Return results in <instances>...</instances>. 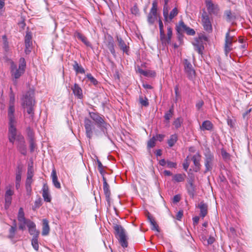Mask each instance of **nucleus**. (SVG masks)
I'll return each mask as SVG.
<instances>
[{"label": "nucleus", "instance_id": "f257e3e1", "mask_svg": "<svg viewBox=\"0 0 252 252\" xmlns=\"http://www.w3.org/2000/svg\"><path fill=\"white\" fill-rule=\"evenodd\" d=\"M9 100L7 110V117L8 119V140L12 144L15 140L18 142L17 148L21 154L26 155V150L25 145L24 137L21 134H17L16 128L17 121L15 117V95L11 88H10Z\"/></svg>", "mask_w": 252, "mask_h": 252}, {"label": "nucleus", "instance_id": "f03ea898", "mask_svg": "<svg viewBox=\"0 0 252 252\" xmlns=\"http://www.w3.org/2000/svg\"><path fill=\"white\" fill-rule=\"evenodd\" d=\"M34 92L33 90H30L23 95L22 98V105L23 107L26 109L27 113L30 115L29 117H26L31 122H32L34 116V106L35 105V100L34 98Z\"/></svg>", "mask_w": 252, "mask_h": 252}, {"label": "nucleus", "instance_id": "7ed1b4c3", "mask_svg": "<svg viewBox=\"0 0 252 252\" xmlns=\"http://www.w3.org/2000/svg\"><path fill=\"white\" fill-rule=\"evenodd\" d=\"M113 228L114 234L121 246L124 248H127L128 246L127 237L125 229L122 225L117 224H114Z\"/></svg>", "mask_w": 252, "mask_h": 252}, {"label": "nucleus", "instance_id": "20e7f679", "mask_svg": "<svg viewBox=\"0 0 252 252\" xmlns=\"http://www.w3.org/2000/svg\"><path fill=\"white\" fill-rule=\"evenodd\" d=\"M26 66V62L24 58H21L19 60V64L17 68L16 64L11 62L10 63L11 73L12 77L15 79H18L24 74Z\"/></svg>", "mask_w": 252, "mask_h": 252}, {"label": "nucleus", "instance_id": "39448f33", "mask_svg": "<svg viewBox=\"0 0 252 252\" xmlns=\"http://www.w3.org/2000/svg\"><path fill=\"white\" fill-rule=\"evenodd\" d=\"M158 24L159 28L160 40L162 45L166 46L167 45H168L170 43L171 39L172 36V29L170 26L167 27V36H166L164 33L163 25L160 19H159L158 21Z\"/></svg>", "mask_w": 252, "mask_h": 252}, {"label": "nucleus", "instance_id": "423d86ee", "mask_svg": "<svg viewBox=\"0 0 252 252\" xmlns=\"http://www.w3.org/2000/svg\"><path fill=\"white\" fill-rule=\"evenodd\" d=\"M204 156L205 173H206L212 170L215 158L213 154L209 149L205 150Z\"/></svg>", "mask_w": 252, "mask_h": 252}, {"label": "nucleus", "instance_id": "0eeeda50", "mask_svg": "<svg viewBox=\"0 0 252 252\" xmlns=\"http://www.w3.org/2000/svg\"><path fill=\"white\" fill-rule=\"evenodd\" d=\"M184 70L189 79L193 80L195 77V71L192 64L187 60L185 59L184 61Z\"/></svg>", "mask_w": 252, "mask_h": 252}, {"label": "nucleus", "instance_id": "6e6552de", "mask_svg": "<svg viewBox=\"0 0 252 252\" xmlns=\"http://www.w3.org/2000/svg\"><path fill=\"white\" fill-rule=\"evenodd\" d=\"M176 31L179 33L185 32L187 34L189 35H194L195 34V31L193 29L187 27L182 20L179 21V24L176 27Z\"/></svg>", "mask_w": 252, "mask_h": 252}, {"label": "nucleus", "instance_id": "1a4fd4ad", "mask_svg": "<svg viewBox=\"0 0 252 252\" xmlns=\"http://www.w3.org/2000/svg\"><path fill=\"white\" fill-rule=\"evenodd\" d=\"M201 21L204 30L209 32H212V25L209 16L205 10L202 13Z\"/></svg>", "mask_w": 252, "mask_h": 252}, {"label": "nucleus", "instance_id": "9d476101", "mask_svg": "<svg viewBox=\"0 0 252 252\" xmlns=\"http://www.w3.org/2000/svg\"><path fill=\"white\" fill-rule=\"evenodd\" d=\"M17 219L19 222V228L21 230H24L25 228L26 225L29 222L30 220L25 218V213L22 207L20 208L19 209Z\"/></svg>", "mask_w": 252, "mask_h": 252}, {"label": "nucleus", "instance_id": "9b49d317", "mask_svg": "<svg viewBox=\"0 0 252 252\" xmlns=\"http://www.w3.org/2000/svg\"><path fill=\"white\" fill-rule=\"evenodd\" d=\"M178 10L177 7L174 8L168 14V7L166 9H163V15L164 21L167 22H170L178 14Z\"/></svg>", "mask_w": 252, "mask_h": 252}, {"label": "nucleus", "instance_id": "f8f14e48", "mask_svg": "<svg viewBox=\"0 0 252 252\" xmlns=\"http://www.w3.org/2000/svg\"><path fill=\"white\" fill-rule=\"evenodd\" d=\"M84 126L86 130L87 137L91 139L93 136V130L94 128L93 123L88 118H85L84 120Z\"/></svg>", "mask_w": 252, "mask_h": 252}, {"label": "nucleus", "instance_id": "ddd939ff", "mask_svg": "<svg viewBox=\"0 0 252 252\" xmlns=\"http://www.w3.org/2000/svg\"><path fill=\"white\" fill-rule=\"evenodd\" d=\"M89 115L99 126L105 127L106 123L103 118L101 117L98 113L94 112H89Z\"/></svg>", "mask_w": 252, "mask_h": 252}, {"label": "nucleus", "instance_id": "4468645a", "mask_svg": "<svg viewBox=\"0 0 252 252\" xmlns=\"http://www.w3.org/2000/svg\"><path fill=\"white\" fill-rule=\"evenodd\" d=\"M205 3L209 14H217L219 11V7L217 4H214L211 0H206Z\"/></svg>", "mask_w": 252, "mask_h": 252}, {"label": "nucleus", "instance_id": "2eb2a0df", "mask_svg": "<svg viewBox=\"0 0 252 252\" xmlns=\"http://www.w3.org/2000/svg\"><path fill=\"white\" fill-rule=\"evenodd\" d=\"M233 42H235V40H234L233 36H230L229 31L226 33L225 37L224 50L226 55L232 50L231 47Z\"/></svg>", "mask_w": 252, "mask_h": 252}, {"label": "nucleus", "instance_id": "dca6fc26", "mask_svg": "<svg viewBox=\"0 0 252 252\" xmlns=\"http://www.w3.org/2000/svg\"><path fill=\"white\" fill-rule=\"evenodd\" d=\"M32 34L30 32H27L25 37V52L26 54H28L31 52V49L32 46Z\"/></svg>", "mask_w": 252, "mask_h": 252}, {"label": "nucleus", "instance_id": "f3484780", "mask_svg": "<svg viewBox=\"0 0 252 252\" xmlns=\"http://www.w3.org/2000/svg\"><path fill=\"white\" fill-rule=\"evenodd\" d=\"M117 41H118V45L120 47L121 50L123 51L124 53H126L128 54V52L129 51V46L128 44H127L121 37L117 36Z\"/></svg>", "mask_w": 252, "mask_h": 252}, {"label": "nucleus", "instance_id": "a211bd4d", "mask_svg": "<svg viewBox=\"0 0 252 252\" xmlns=\"http://www.w3.org/2000/svg\"><path fill=\"white\" fill-rule=\"evenodd\" d=\"M105 45L109 49L112 55L115 56V50L114 49V41L112 36L109 35L105 42Z\"/></svg>", "mask_w": 252, "mask_h": 252}, {"label": "nucleus", "instance_id": "6ab92c4d", "mask_svg": "<svg viewBox=\"0 0 252 252\" xmlns=\"http://www.w3.org/2000/svg\"><path fill=\"white\" fill-rule=\"evenodd\" d=\"M30 234L33 236V237H38L39 231L37 230L35 228V224L32 222L29 221V222L27 224Z\"/></svg>", "mask_w": 252, "mask_h": 252}, {"label": "nucleus", "instance_id": "aec40b11", "mask_svg": "<svg viewBox=\"0 0 252 252\" xmlns=\"http://www.w3.org/2000/svg\"><path fill=\"white\" fill-rule=\"evenodd\" d=\"M192 44L194 46V50L199 54H201L202 53V50L204 49V46L201 38L199 37L196 38Z\"/></svg>", "mask_w": 252, "mask_h": 252}, {"label": "nucleus", "instance_id": "412c9836", "mask_svg": "<svg viewBox=\"0 0 252 252\" xmlns=\"http://www.w3.org/2000/svg\"><path fill=\"white\" fill-rule=\"evenodd\" d=\"M103 191L105 195L106 200L107 202L109 203L110 201V195L111 192L109 189V186L107 183L106 179L104 177L103 178Z\"/></svg>", "mask_w": 252, "mask_h": 252}, {"label": "nucleus", "instance_id": "4be33fe9", "mask_svg": "<svg viewBox=\"0 0 252 252\" xmlns=\"http://www.w3.org/2000/svg\"><path fill=\"white\" fill-rule=\"evenodd\" d=\"M71 90L73 91V93L75 96H76L79 99H82L83 97V94L82 90L79 85L76 83H75Z\"/></svg>", "mask_w": 252, "mask_h": 252}, {"label": "nucleus", "instance_id": "5701e85b", "mask_svg": "<svg viewBox=\"0 0 252 252\" xmlns=\"http://www.w3.org/2000/svg\"><path fill=\"white\" fill-rule=\"evenodd\" d=\"M201 156L199 153H197L192 157V160L194 166H195V171L196 172L199 171L200 169L201 164L200 163V161L201 160Z\"/></svg>", "mask_w": 252, "mask_h": 252}, {"label": "nucleus", "instance_id": "b1692460", "mask_svg": "<svg viewBox=\"0 0 252 252\" xmlns=\"http://www.w3.org/2000/svg\"><path fill=\"white\" fill-rule=\"evenodd\" d=\"M197 207L200 209V216L202 218H204L208 213V205L204 201H201L198 204Z\"/></svg>", "mask_w": 252, "mask_h": 252}, {"label": "nucleus", "instance_id": "393cba45", "mask_svg": "<svg viewBox=\"0 0 252 252\" xmlns=\"http://www.w3.org/2000/svg\"><path fill=\"white\" fill-rule=\"evenodd\" d=\"M51 176L52 178L53 184L55 187L58 189H61V184L58 181V176L55 169H53L52 170Z\"/></svg>", "mask_w": 252, "mask_h": 252}, {"label": "nucleus", "instance_id": "a878e982", "mask_svg": "<svg viewBox=\"0 0 252 252\" xmlns=\"http://www.w3.org/2000/svg\"><path fill=\"white\" fill-rule=\"evenodd\" d=\"M147 218L152 226L151 229L159 232V227L158 224L157 223L154 218L150 215L149 213L148 214Z\"/></svg>", "mask_w": 252, "mask_h": 252}, {"label": "nucleus", "instance_id": "bb28decb", "mask_svg": "<svg viewBox=\"0 0 252 252\" xmlns=\"http://www.w3.org/2000/svg\"><path fill=\"white\" fill-rule=\"evenodd\" d=\"M213 127L214 125L211 121L209 120H206L202 123V125L200 126V128L203 131H211L213 129Z\"/></svg>", "mask_w": 252, "mask_h": 252}, {"label": "nucleus", "instance_id": "cd10ccee", "mask_svg": "<svg viewBox=\"0 0 252 252\" xmlns=\"http://www.w3.org/2000/svg\"><path fill=\"white\" fill-rule=\"evenodd\" d=\"M74 36L81 40L86 46H91V43L88 40L87 38L80 32L76 31L74 33Z\"/></svg>", "mask_w": 252, "mask_h": 252}, {"label": "nucleus", "instance_id": "c85d7f7f", "mask_svg": "<svg viewBox=\"0 0 252 252\" xmlns=\"http://www.w3.org/2000/svg\"><path fill=\"white\" fill-rule=\"evenodd\" d=\"M42 235L43 236L47 235L50 232V227L49 225V221L47 219H43L42 220Z\"/></svg>", "mask_w": 252, "mask_h": 252}, {"label": "nucleus", "instance_id": "c756f323", "mask_svg": "<svg viewBox=\"0 0 252 252\" xmlns=\"http://www.w3.org/2000/svg\"><path fill=\"white\" fill-rule=\"evenodd\" d=\"M72 66L73 69L76 72V74H85V70L84 68L80 64H79L77 61H74Z\"/></svg>", "mask_w": 252, "mask_h": 252}, {"label": "nucleus", "instance_id": "7c9ffc66", "mask_svg": "<svg viewBox=\"0 0 252 252\" xmlns=\"http://www.w3.org/2000/svg\"><path fill=\"white\" fill-rule=\"evenodd\" d=\"M42 196L45 201L49 202L51 201V197L49 193V189L47 186L44 185L42 188Z\"/></svg>", "mask_w": 252, "mask_h": 252}, {"label": "nucleus", "instance_id": "2f4dec72", "mask_svg": "<svg viewBox=\"0 0 252 252\" xmlns=\"http://www.w3.org/2000/svg\"><path fill=\"white\" fill-rule=\"evenodd\" d=\"M186 178V175L185 173H179L175 174L173 176V181L176 182H183Z\"/></svg>", "mask_w": 252, "mask_h": 252}, {"label": "nucleus", "instance_id": "473e14b6", "mask_svg": "<svg viewBox=\"0 0 252 252\" xmlns=\"http://www.w3.org/2000/svg\"><path fill=\"white\" fill-rule=\"evenodd\" d=\"M224 16L227 21L230 22L236 19L234 13H232L230 10H226L224 11Z\"/></svg>", "mask_w": 252, "mask_h": 252}, {"label": "nucleus", "instance_id": "72a5a7b5", "mask_svg": "<svg viewBox=\"0 0 252 252\" xmlns=\"http://www.w3.org/2000/svg\"><path fill=\"white\" fill-rule=\"evenodd\" d=\"M178 140V136L176 134H174L170 136L167 143L170 147H173L176 143Z\"/></svg>", "mask_w": 252, "mask_h": 252}, {"label": "nucleus", "instance_id": "f704fd0d", "mask_svg": "<svg viewBox=\"0 0 252 252\" xmlns=\"http://www.w3.org/2000/svg\"><path fill=\"white\" fill-rule=\"evenodd\" d=\"M16 227H17V224L16 222V220H14V224L12 226H11L9 232V235L8 236V237L10 239H13L15 235V233L16 231Z\"/></svg>", "mask_w": 252, "mask_h": 252}, {"label": "nucleus", "instance_id": "c9c22d12", "mask_svg": "<svg viewBox=\"0 0 252 252\" xmlns=\"http://www.w3.org/2000/svg\"><path fill=\"white\" fill-rule=\"evenodd\" d=\"M173 113L174 109L173 106H172L169 110L165 113L164 118L165 120L167 121V123L169 122L170 119L173 117Z\"/></svg>", "mask_w": 252, "mask_h": 252}, {"label": "nucleus", "instance_id": "e433bc0d", "mask_svg": "<svg viewBox=\"0 0 252 252\" xmlns=\"http://www.w3.org/2000/svg\"><path fill=\"white\" fill-rule=\"evenodd\" d=\"M22 171V166L20 164L18 165L16 172V181L21 182V174Z\"/></svg>", "mask_w": 252, "mask_h": 252}, {"label": "nucleus", "instance_id": "4c0bfd02", "mask_svg": "<svg viewBox=\"0 0 252 252\" xmlns=\"http://www.w3.org/2000/svg\"><path fill=\"white\" fill-rule=\"evenodd\" d=\"M42 205L41 198L39 197L35 200L34 205L32 206V209L35 211L37 209L39 208Z\"/></svg>", "mask_w": 252, "mask_h": 252}, {"label": "nucleus", "instance_id": "58836bf2", "mask_svg": "<svg viewBox=\"0 0 252 252\" xmlns=\"http://www.w3.org/2000/svg\"><path fill=\"white\" fill-rule=\"evenodd\" d=\"M183 118L181 117H179L174 121L173 125L175 126L176 129H178L181 126V125L183 124Z\"/></svg>", "mask_w": 252, "mask_h": 252}, {"label": "nucleus", "instance_id": "ea45409f", "mask_svg": "<svg viewBox=\"0 0 252 252\" xmlns=\"http://www.w3.org/2000/svg\"><path fill=\"white\" fill-rule=\"evenodd\" d=\"M139 100L140 103L142 106L147 107L149 104L148 99L146 96L143 97L142 96H140L139 97Z\"/></svg>", "mask_w": 252, "mask_h": 252}, {"label": "nucleus", "instance_id": "a19ab883", "mask_svg": "<svg viewBox=\"0 0 252 252\" xmlns=\"http://www.w3.org/2000/svg\"><path fill=\"white\" fill-rule=\"evenodd\" d=\"M187 189L188 190V192L189 195L193 198L194 197V192H195V187L194 186H188L187 185Z\"/></svg>", "mask_w": 252, "mask_h": 252}, {"label": "nucleus", "instance_id": "79ce46f5", "mask_svg": "<svg viewBox=\"0 0 252 252\" xmlns=\"http://www.w3.org/2000/svg\"><path fill=\"white\" fill-rule=\"evenodd\" d=\"M174 91L175 94L174 101L177 102L178 99L181 98L180 92L179 91V86L178 85H177L174 87Z\"/></svg>", "mask_w": 252, "mask_h": 252}, {"label": "nucleus", "instance_id": "37998d69", "mask_svg": "<svg viewBox=\"0 0 252 252\" xmlns=\"http://www.w3.org/2000/svg\"><path fill=\"white\" fill-rule=\"evenodd\" d=\"M156 138L155 136H153L147 142V148L148 149H151L154 147L156 145Z\"/></svg>", "mask_w": 252, "mask_h": 252}, {"label": "nucleus", "instance_id": "c03bdc74", "mask_svg": "<svg viewBox=\"0 0 252 252\" xmlns=\"http://www.w3.org/2000/svg\"><path fill=\"white\" fill-rule=\"evenodd\" d=\"M32 245L33 249L37 251L39 249V245L38 243V237H32Z\"/></svg>", "mask_w": 252, "mask_h": 252}, {"label": "nucleus", "instance_id": "a18cd8bd", "mask_svg": "<svg viewBox=\"0 0 252 252\" xmlns=\"http://www.w3.org/2000/svg\"><path fill=\"white\" fill-rule=\"evenodd\" d=\"M157 2L156 1H154L152 3V6L150 9L149 13L157 16Z\"/></svg>", "mask_w": 252, "mask_h": 252}, {"label": "nucleus", "instance_id": "49530a36", "mask_svg": "<svg viewBox=\"0 0 252 252\" xmlns=\"http://www.w3.org/2000/svg\"><path fill=\"white\" fill-rule=\"evenodd\" d=\"M2 39L3 40V48L5 51H7L9 49V45L6 36L5 35H2Z\"/></svg>", "mask_w": 252, "mask_h": 252}, {"label": "nucleus", "instance_id": "de8ad7c7", "mask_svg": "<svg viewBox=\"0 0 252 252\" xmlns=\"http://www.w3.org/2000/svg\"><path fill=\"white\" fill-rule=\"evenodd\" d=\"M88 80L94 85H96L98 83L97 81L94 78L91 73H88L86 75Z\"/></svg>", "mask_w": 252, "mask_h": 252}, {"label": "nucleus", "instance_id": "09e8293b", "mask_svg": "<svg viewBox=\"0 0 252 252\" xmlns=\"http://www.w3.org/2000/svg\"><path fill=\"white\" fill-rule=\"evenodd\" d=\"M156 19H157L156 15L149 13L148 18H147V20L149 24H153L155 22Z\"/></svg>", "mask_w": 252, "mask_h": 252}, {"label": "nucleus", "instance_id": "8fccbe9b", "mask_svg": "<svg viewBox=\"0 0 252 252\" xmlns=\"http://www.w3.org/2000/svg\"><path fill=\"white\" fill-rule=\"evenodd\" d=\"M33 167L32 166H29L28 168V172H27V177L28 178H32L33 176Z\"/></svg>", "mask_w": 252, "mask_h": 252}, {"label": "nucleus", "instance_id": "3c124183", "mask_svg": "<svg viewBox=\"0 0 252 252\" xmlns=\"http://www.w3.org/2000/svg\"><path fill=\"white\" fill-rule=\"evenodd\" d=\"M167 167L168 168H177V163L176 162H172L169 160L167 161L166 165Z\"/></svg>", "mask_w": 252, "mask_h": 252}, {"label": "nucleus", "instance_id": "603ef678", "mask_svg": "<svg viewBox=\"0 0 252 252\" xmlns=\"http://www.w3.org/2000/svg\"><path fill=\"white\" fill-rule=\"evenodd\" d=\"M131 12L133 14L137 15L139 13V9L135 4L133 7L131 8Z\"/></svg>", "mask_w": 252, "mask_h": 252}, {"label": "nucleus", "instance_id": "864d4df0", "mask_svg": "<svg viewBox=\"0 0 252 252\" xmlns=\"http://www.w3.org/2000/svg\"><path fill=\"white\" fill-rule=\"evenodd\" d=\"M12 198L11 196H5V205L9 206L11 203Z\"/></svg>", "mask_w": 252, "mask_h": 252}, {"label": "nucleus", "instance_id": "5fc2aeb1", "mask_svg": "<svg viewBox=\"0 0 252 252\" xmlns=\"http://www.w3.org/2000/svg\"><path fill=\"white\" fill-rule=\"evenodd\" d=\"M138 72L141 74L145 76H149V71H145L143 70L142 69L139 68L138 69Z\"/></svg>", "mask_w": 252, "mask_h": 252}, {"label": "nucleus", "instance_id": "6e6d98bb", "mask_svg": "<svg viewBox=\"0 0 252 252\" xmlns=\"http://www.w3.org/2000/svg\"><path fill=\"white\" fill-rule=\"evenodd\" d=\"M164 137V135L161 134H157V135L155 136L156 140H157L159 141H162L163 140Z\"/></svg>", "mask_w": 252, "mask_h": 252}, {"label": "nucleus", "instance_id": "4d7b16f0", "mask_svg": "<svg viewBox=\"0 0 252 252\" xmlns=\"http://www.w3.org/2000/svg\"><path fill=\"white\" fill-rule=\"evenodd\" d=\"M32 178L27 177L26 182V187L29 186L31 187L32 184Z\"/></svg>", "mask_w": 252, "mask_h": 252}, {"label": "nucleus", "instance_id": "13d9d810", "mask_svg": "<svg viewBox=\"0 0 252 252\" xmlns=\"http://www.w3.org/2000/svg\"><path fill=\"white\" fill-rule=\"evenodd\" d=\"M189 162H188L187 159H186L183 163V168L185 171H187V170L189 167Z\"/></svg>", "mask_w": 252, "mask_h": 252}, {"label": "nucleus", "instance_id": "bf43d9fd", "mask_svg": "<svg viewBox=\"0 0 252 252\" xmlns=\"http://www.w3.org/2000/svg\"><path fill=\"white\" fill-rule=\"evenodd\" d=\"M26 189L27 195L30 196L32 195V187H29V186L26 187Z\"/></svg>", "mask_w": 252, "mask_h": 252}, {"label": "nucleus", "instance_id": "052dcab7", "mask_svg": "<svg viewBox=\"0 0 252 252\" xmlns=\"http://www.w3.org/2000/svg\"><path fill=\"white\" fill-rule=\"evenodd\" d=\"M35 148V144L33 141L30 142V150L31 152H33Z\"/></svg>", "mask_w": 252, "mask_h": 252}, {"label": "nucleus", "instance_id": "680f3d73", "mask_svg": "<svg viewBox=\"0 0 252 252\" xmlns=\"http://www.w3.org/2000/svg\"><path fill=\"white\" fill-rule=\"evenodd\" d=\"M13 193L14 192L13 190H12L11 189H8L6 190L5 196L11 197V196L13 194Z\"/></svg>", "mask_w": 252, "mask_h": 252}, {"label": "nucleus", "instance_id": "e2e57ef3", "mask_svg": "<svg viewBox=\"0 0 252 252\" xmlns=\"http://www.w3.org/2000/svg\"><path fill=\"white\" fill-rule=\"evenodd\" d=\"M183 215V211H179L176 215V219L178 220H180L182 218Z\"/></svg>", "mask_w": 252, "mask_h": 252}, {"label": "nucleus", "instance_id": "0e129e2a", "mask_svg": "<svg viewBox=\"0 0 252 252\" xmlns=\"http://www.w3.org/2000/svg\"><path fill=\"white\" fill-rule=\"evenodd\" d=\"M204 104V102L202 100H200L196 104V107L198 109H200Z\"/></svg>", "mask_w": 252, "mask_h": 252}, {"label": "nucleus", "instance_id": "69168bd1", "mask_svg": "<svg viewBox=\"0 0 252 252\" xmlns=\"http://www.w3.org/2000/svg\"><path fill=\"white\" fill-rule=\"evenodd\" d=\"M215 241V239L213 237H210L207 240V243L208 245H211L213 244Z\"/></svg>", "mask_w": 252, "mask_h": 252}, {"label": "nucleus", "instance_id": "338daca9", "mask_svg": "<svg viewBox=\"0 0 252 252\" xmlns=\"http://www.w3.org/2000/svg\"><path fill=\"white\" fill-rule=\"evenodd\" d=\"M180 196L179 195H176L173 197L174 202H178L180 200Z\"/></svg>", "mask_w": 252, "mask_h": 252}, {"label": "nucleus", "instance_id": "774afa93", "mask_svg": "<svg viewBox=\"0 0 252 252\" xmlns=\"http://www.w3.org/2000/svg\"><path fill=\"white\" fill-rule=\"evenodd\" d=\"M167 161H166L164 159H162L159 161V163L160 165L164 166L166 165Z\"/></svg>", "mask_w": 252, "mask_h": 252}]
</instances>
